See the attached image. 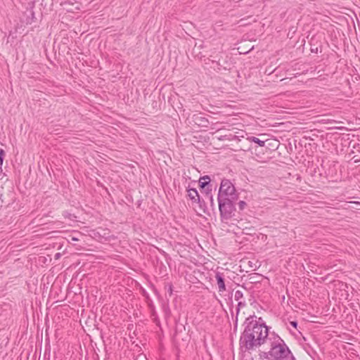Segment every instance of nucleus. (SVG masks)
Here are the masks:
<instances>
[{
	"instance_id": "27",
	"label": "nucleus",
	"mask_w": 360,
	"mask_h": 360,
	"mask_svg": "<svg viewBox=\"0 0 360 360\" xmlns=\"http://www.w3.org/2000/svg\"><path fill=\"white\" fill-rule=\"evenodd\" d=\"M0 172H2V166H0Z\"/></svg>"
},
{
	"instance_id": "14",
	"label": "nucleus",
	"mask_w": 360,
	"mask_h": 360,
	"mask_svg": "<svg viewBox=\"0 0 360 360\" xmlns=\"http://www.w3.org/2000/svg\"><path fill=\"white\" fill-rule=\"evenodd\" d=\"M269 355H270V351H269V352L261 351L259 354V359L260 360H269Z\"/></svg>"
},
{
	"instance_id": "18",
	"label": "nucleus",
	"mask_w": 360,
	"mask_h": 360,
	"mask_svg": "<svg viewBox=\"0 0 360 360\" xmlns=\"http://www.w3.org/2000/svg\"><path fill=\"white\" fill-rule=\"evenodd\" d=\"M5 155V151L3 149L0 150V166H2L4 158Z\"/></svg>"
},
{
	"instance_id": "9",
	"label": "nucleus",
	"mask_w": 360,
	"mask_h": 360,
	"mask_svg": "<svg viewBox=\"0 0 360 360\" xmlns=\"http://www.w3.org/2000/svg\"><path fill=\"white\" fill-rule=\"evenodd\" d=\"M287 148L285 144H283L277 150H271V159H275L276 161L282 162L281 158L283 154H286Z\"/></svg>"
},
{
	"instance_id": "10",
	"label": "nucleus",
	"mask_w": 360,
	"mask_h": 360,
	"mask_svg": "<svg viewBox=\"0 0 360 360\" xmlns=\"http://www.w3.org/2000/svg\"><path fill=\"white\" fill-rule=\"evenodd\" d=\"M217 283L218 285V290L219 292H223L226 290L225 280L223 274L217 272L215 275Z\"/></svg>"
},
{
	"instance_id": "21",
	"label": "nucleus",
	"mask_w": 360,
	"mask_h": 360,
	"mask_svg": "<svg viewBox=\"0 0 360 360\" xmlns=\"http://www.w3.org/2000/svg\"><path fill=\"white\" fill-rule=\"evenodd\" d=\"M290 325L295 328H297V322L296 321H290Z\"/></svg>"
},
{
	"instance_id": "8",
	"label": "nucleus",
	"mask_w": 360,
	"mask_h": 360,
	"mask_svg": "<svg viewBox=\"0 0 360 360\" xmlns=\"http://www.w3.org/2000/svg\"><path fill=\"white\" fill-rule=\"evenodd\" d=\"M199 186L200 187L201 191H204L206 193V196L209 198L210 201L211 206L213 207L214 200L211 194L212 188H210L209 181H202V180L200 179Z\"/></svg>"
},
{
	"instance_id": "17",
	"label": "nucleus",
	"mask_w": 360,
	"mask_h": 360,
	"mask_svg": "<svg viewBox=\"0 0 360 360\" xmlns=\"http://www.w3.org/2000/svg\"><path fill=\"white\" fill-rule=\"evenodd\" d=\"M250 139L252 140V142L258 143L260 146H263L265 143V141H261L255 136H252Z\"/></svg>"
},
{
	"instance_id": "4",
	"label": "nucleus",
	"mask_w": 360,
	"mask_h": 360,
	"mask_svg": "<svg viewBox=\"0 0 360 360\" xmlns=\"http://www.w3.org/2000/svg\"><path fill=\"white\" fill-rule=\"evenodd\" d=\"M238 199V195L236 191L235 186L229 179L221 180L217 199Z\"/></svg>"
},
{
	"instance_id": "23",
	"label": "nucleus",
	"mask_w": 360,
	"mask_h": 360,
	"mask_svg": "<svg viewBox=\"0 0 360 360\" xmlns=\"http://www.w3.org/2000/svg\"><path fill=\"white\" fill-rule=\"evenodd\" d=\"M296 179H297V180L300 181L301 176L299 174H296Z\"/></svg>"
},
{
	"instance_id": "26",
	"label": "nucleus",
	"mask_w": 360,
	"mask_h": 360,
	"mask_svg": "<svg viewBox=\"0 0 360 360\" xmlns=\"http://www.w3.org/2000/svg\"><path fill=\"white\" fill-rule=\"evenodd\" d=\"M75 9H77V10H79V6H75Z\"/></svg>"
},
{
	"instance_id": "15",
	"label": "nucleus",
	"mask_w": 360,
	"mask_h": 360,
	"mask_svg": "<svg viewBox=\"0 0 360 360\" xmlns=\"http://www.w3.org/2000/svg\"><path fill=\"white\" fill-rule=\"evenodd\" d=\"M245 306V302H243V301H239L238 303V305H237V308H236V320L238 319V315L240 312V308L243 307Z\"/></svg>"
},
{
	"instance_id": "11",
	"label": "nucleus",
	"mask_w": 360,
	"mask_h": 360,
	"mask_svg": "<svg viewBox=\"0 0 360 360\" xmlns=\"http://www.w3.org/2000/svg\"><path fill=\"white\" fill-rule=\"evenodd\" d=\"M188 196L193 202H198L201 207V200L198 191L195 188H188Z\"/></svg>"
},
{
	"instance_id": "2",
	"label": "nucleus",
	"mask_w": 360,
	"mask_h": 360,
	"mask_svg": "<svg viewBox=\"0 0 360 360\" xmlns=\"http://www.w3.org/2000/svg\"><path fill=\"white\" fill-rule=\"evenodd\" d=\"M291 352L284 340L271 332V360H289Z\"/></svg>"
},
{
	"instance_id": "5",
	"label": "nucleus",
	"mask_w": 360,
	"mask_h": 360,
	"mask_svg": "<svg viewBox=\"0 0 360 360\" xmlns=\"http://www.w3.org/2000/svg\"><path fill=\"white\" fill-rule=\"evenodd\" d=\"M274 166H271V172L274 173V176L278 179L284 180L285 183H288V180H291V173L290 172V168L283 162L281 165L274 162Z\"/></svg>"
},
{
	"instance_id": "12",
	"label": "nucleus",
	"mask_w": 360,
	"mask_h": 360,
	"mask_svg": "<svg viewBox=\"0 0 360 360\" xmlns=\"http://www.w3.org/2000/svg\"><path fill=\"white\" fill-rule=\"evenodd\" d=\"M60 5L68 12H73L75 3L71 0L61 1Z\"/></svg>"
},
{
	"instance_id": "6",
	"label": "nucleus",
	"mask_w": 360,
	"mask_h": 360,
	"mask_svg": "<svg viewBox=\"0 0 360 360\" xmlns=\"http://www.w3.org/2000/svg\"><path fill=\"white\" fill-rule=\"evenodd\" d=\"M191 122L200 127H208L210 124V122L207 117H205L202 113H195L191 117Z\"/></svg>"
},
{
	"instance_id": "20",
	"label": "nucleus",
	"mask_w": 360,
	"mask_h": 360,
	"mask_svg": "<svg viewBox=\"0 0 360 360\" xmlns=\"http://www.w3.org/2000/svg\"><path fill=\"white\" fill-rule=\"evenodd\" d=\"M200 180H202V181H209V183H210V177L207 175H205L202 177L200 178Z\"/></svg>"
},
{
	"instance_id": "13",
	"label": "nucleus",
	"mask_w": 360,
	"mask_h": 360,
	"mask_svg": "<svg viewBox=\"0 0 360 360\" xmlns=\"http://www.w3.org/2000/svg\"><path fill=\"white\" fill-rule=\"evenodd\" d=\"M282 145L276 138L271 135V150H277Z\"/></svg>"
},
{
	"instance_id": "25",
	"label": "nucleus",
	"mask_w": 360,
	"mask_h": 360,
	"mask_svg": "<svg viewBox=\"0 0 360 360\" xmlns=\"http://www.w3.org/2000/svg\"><path fill=\"white\" fill-rule=\"evenodd\" d=\"M277 123L271 124V127H276Z\"/></svg>"
},
{
	"instance_id": "28",
	"label": "nucleus",
	"mask_w": 360,
	"mask_h": 360,
	"mask_svg": "<svg viewBox=\"0 0 360 360\" xmlns=\"http://www.w3.org/2000/svg\"><path fill=\"white\" fill-rule=\"evenodd\" d=\"M292 360H295V359L293 356H292Z\"/></svg>"
},
{
	"instance_id": "19",
	"label": "nucleus",
	"mask_w": 360,
	"mask_h": 360,
	"mask_svg": "<svg viewBox=\"0 0 360 360\" xmlns=\"http://www.w3.org/2000/svg\"><path fill=\"white\" fill-rule=\"evenodd\" d=\"M245 206H246V202L245 201L240 200L238 202V207L240 210H243Z\"/></svg>"
},
{
	"instance_id": "3",
	"label": "nucleus",
	"mask_w": 360,
	"mask_h": 360,
	"mask_svg": "<svg viewBox=\"0 0 360 360\" xmlns=\"http://www.w3.org/2000/svg\"><path fill=\"white\" fill-rule=\"evenodd\" d=\"M219 210L222 219H229L235 215V202L238 199H217Z\"/></svg>"
},
{
	"instance_id": "24",
	"label": "nucleus",
	"mask_w": 360,
	"mask_h": 360,
	"mask_svg": "<svg viewBox=\"0 0 360 360\" xmlns=\"http://www.w3.org/2000/svg\"><path fill=\"white\" fill-rule=\"evenodd\" d=\"M56 257H60V253H57V254L56 255Z\"/></svg>"
},
{
	"instance_id": "16",
	"label": "nucleus",
	"mask_w": 360,
	"mask_h": 360,
	"mask_svg": "<svg viewBox=\"0 0 360 360\" xmlns=\"http://www.w3.org/2000/svg\"><path fill=\"white\" fill-rule=\"evenodd\" d=\"M243 297V293L241 290H238L235 292L234 298L236 300L239 301Z\"/></svg>"
},
{
	"instance_id": "22",
	"label": "nucleus",
	"mask_w": 360,
	"mask_h": 360,
	"mask_svg": "<svg viewBox=\"0 0 360 360\" xmlns=\"http://www.w3.org/2000/svg\"><path fill=\"white\" fill-rule=\"evenodd\" d=\"M71 240H72V241H77L78 239L77 238L72 236V237H71Z\"/></svg>"
},
{
	"instance_id": "1",
	"label": "nucleus",
	"mask_w": 360,
	"mask_h": 360,
	"mask_svg": "<svg viewBox=\"0 0 360 360\" xmlns=\"http://www.w3.org/2000/svg\"><path fill=\"white\" fill-rule=\"evenodd\" d=\"M245 329L240 336L239 345L243 352L250 351L260 347L267 340L269 327L264 320L255 315L246 318Z\"/></svg>"
},
{
	"instance_id": "7",
	"label": "nucleus",
	"mask_w": 360,
	"mask_h": 360,
	"mask_svg": "<svg viewBox=\"0 0 360 360\" xmlns=\"http://www.w3.org/2000/svg\"><path fill=\"white\" fill-rule=\"evenodd\" d=\"M35 1H32L28 3V6L27 7V10L25 13L26 15V24H32V22L37 20V18L34 15V12L33 8L34 7Z\"/></svg>"
}]
</instances>
